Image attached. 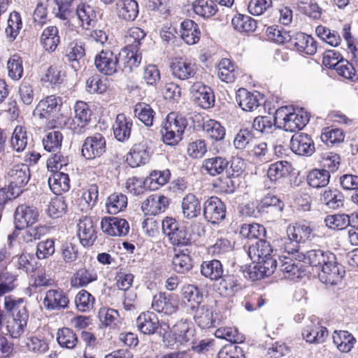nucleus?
<instances>
[{
    "label": "nucleus",
    "mask_w": 358,
    "mask_h": 358,
    "mask_svg": "<svg viewBox=\"0 0 358 358\" xmlns=\"http://www.w3.org/2000/svg\"><path fill=\"white\" fill-rule=\"evenodd\" d=\"M273 249L270 243L264 239H259L249 247L248 255L253 262L259 264V273L256 266L250 270V278L252 280L271 275L277 267V260L271 256Z\"/></svg>",
    "instance_id": "nucleus-1"
},
{
    "label": "nucleus",
    "mask_w": 358,
    "mask_h": 358,
    "mask_svg": "<svg viewBox=\"0 0 358 358\" xmlns=\"http://www.w3.org/2000/svg\"><path fill=\"white\" fill-rule=\"evenodd\" d=\"M4 308L13 315V318L6 322V329L12 338H19L27 326L29 313L23 299H15L12 296L4 299Z\"/></svg>",
    "instance_id": "nucleus-2"
},
{
    "label": "nucleus",
    "mask_w": 358,
    "mask_h": 358,
    "mask_svg": "<svg viewBox=\"0 0 358 358\" xmlns=\"http://www.w3.org/2000/svg\"><path fill=\"white\" fill-rule=\"evenodd\" d=\"M29 169L27 164H15L9 169L6 176L8 187L0 189L7 196L6 203L22 193L23 187L29 182Z\"/></svg>",
    "instance_id": "nucleus-3"
},
{
    "label": "nucleus",
    "mask_w": 358,
    "mask_h": 358,
    "mask_svg": "<svg viewBox=\"0 0 358 358\" xmlns=\"http://www.w3.org/2000/svg\"><path fill=\"white\" fill-rule=\"evenodd\" d=\"M66 124L63 115H59L49 120L45 124V131L41 139L43 149L50 153L60 150L62 147L64 135L59 131Z\"/></svg>",
    "instance_id": "nucleus-4"
},
{
    "label": "nucleus",
    "mask_w": 358,
    "mask_h": 358,
    "mask_svg": "<svg viewBox=\"0 0 358 358\" xmlns=\"http://www.w3.org/2000/svg\"><path fill=\"white\" fill-rule=\"evenodd\" d=\"M187 126L186 117L175 113H169L163 123L161 130L163 141L170 145L178 144L182 140Z\"/></svg>",
    "instance_id": "nucleus-5"
},
{
    "label": "nucleus",
    "mask_w": 358,
    "mask_h": 358,
    "mask_svg": "<svg viewBox=\"0 0 358 358\" xmlns=\"http://www.w3.org/2000/svg\"><path fill=\"white\" fill-rule=\"evenodd\" d=\"M63 106L62 98L54 94L46 96L36 104L33 115L40 120H49L59 115Z\"/></svg>",
    "instance_id": "nucleus-6"
},
{
    "label": "nucleus",
    "mask_w": 358,
    "mask_h": 358,
    "mask_svg": "<svg viewBox=\"0 0 358 358\" xmlns=\"http://www.w3.org/2000/svg\"><path fill=\"white\" fill-rule=\"evenodd\" d=\"M344 274L343 266L336 262V256L334 255V259L327 261L318 273V277L322 283L334 285L341 282Z\"/></svg>",
    "instance_id": "nucleus-7"
},
{
    "label": "nucleus",
    "mask_w": 358,
    "mask_h": 358,
    "mask_svg": "<svg viewBox=\"0 0 358 358\" xmlns=\"http://www.w3.org/2000/svg\"><path fill=\"white\" fill-rule=\"evenodd\" d=\"M203 216L206 221L212 224H218L226 216L224 203L216 196L207 199L203 204Z\"/></svg>",
    "instance_id": "nucleus-8"
},
{
    "label": "nucleus",
    "mask_w": 358,
    "mask_h": 358,
    "mask_svg": "<svg viewBox=\"0 0 358 358\" xmlns=\"http://www.w3.org/2000/svg\"><path fill=\"white\" fill-rule=\"evenodd\" d=\"M39 212L36 207L26 204L19 205L15 212V223L17 229L28 227L36 223Z\"/></svg>",
    "instance_id": "nucleus-9"
},
{
    "label": "nucleus",
    "mask_w": 358,
    "mask_h": 358,
    "mask_svg": "<svg viewBox=\"0 0 358 358\" xmlns=\"http://www.w3.org/2000/svg\"><path fill=\"white\" fill-rule=\"evenodd\" d=\"M55 280L47 273L45 268L37 267L32 270L29 278V286L27 292L31 295L33 293L40 292L43 288L54 286Z\"/></svg>",
    "instance_id": "nucleus-10"
},
{
    "label": "nucleus",
    "mask_w": 358,
    "mask_h": 358,
    "mask_svg": "<svg viewBox=\"0 0 358 358\" xmlns=\"http://www.w3.org/2000/svg\"><path fill=\"white\" fill-rule=\"evenodd\" d=\"M150 152L147 141L134 144L127 156L126 161L131 167L145 164L150 160Z\"/></svg>",
    "instance_id": "nucleus-11"
},
{
    "label": "nucleus",
    "mask_w": 358,
    "mask_h": 358,
    "mask_svg": "<svg viewBox=\"0 0 358 358\" xmlns=\"http://www.w3.org/2000/svg\"><path fill=\"white\" fill-rule=\"evenodd\" d=\"M178 303L173 294L160 292L155 294L152 301V308L165 315H172L178 310Z\"/></svg>",
    "instance_id": "nucleus-12"
},
{
    "label": "nucleus",
    "mask_w": 358,
    "mask_h": 358,
    "mask_svg": "<svg viewBox=\"0 0 358 358\" xmlns=\"http://www.w3.org/2000/svg\"><path fill=\"white\" fill-rule=\"evenodd\" d=\"M69 303L67 294L60 288L48 290L43 301L44 307L48 310L66 308Z\"/></svg>",
    "instance_id": "nucleus-13"
},
{
    "label": "nucleus",
    "mask_w": 358,
    "mask_h": 358,
    "mask_svg": "<svg viewBox=\"0 0 358 358\" xmlns=\"http://www.w3.org/2000/svg\"><path fill=\"white\" fill-rule=\"evenodd\" d=\"M190 92L196 103L201 108L207 109L214 105L213 92L208 86L199 82L194 83L190 88Z\"/></svg>",
    "instance_id": "nucleus-14"
},
{
    "label": "nucleus",
    "mask_w": 358,
    "mask_h": 358,
    "mask_svg": "<svg viewBox=\"0 0 358 358\" xmlns=\"http://www.w3.org/2000/svg\"><path fill=\"white\" fill-rule=\"evenodd\" d=\"M170 68L172 75L180 80L193 78L196 73V64L184 58L173 59L170 64Z\"/></svg>",
    "instance_id": "nucleus-15"
},
{
    "label": "nucleus",
    "mask_w": 358,
    "mask_h": 358,
    "mask_svg": "<svg viewBox=\"0 0 358 358\" xmlns=\"http://www.w3.org/2000/svg\"><path fill=\"white\" fill-rule=\"evenodd\" d=\"M101 227L104 233L112 236H124L129 231L127 221L116 217L103 218Z\"/></svg>",
    "instance_id": "nucleus-16"
},
{
    "label": "nucleus",
    "mask_w": 358,
    "mask_h": 358,
    "mask_svg": "<svg viewBox=\"0 0 358 358\" xmlns=\"http://www.w3.org/2000/svg\"><path fill=\"white\" fill-rule=\"evenodd\" d=\"M290 148L294 153L301 156H310L315 152L313 139L304 133H297L292 136Z\"/></svg>",
    "instance_id": "nucleus-17"
},
{
    "label": "nucleus",
    "mask_w": 358,
    "mask_h": 358,
    "mask_svg": "<svg viewBox=\"0 0 358 358\" xmlns=\"http://www.w3.org/2000/svg\"><path fill=\"white\" fill-rule=\"evenodd\" d=\"M119 64L117 55L112 52L101 50L94 59V65L100 72L106 75H111L116 72Z\"/></svg>",
    "instance_id": "nucleus-18"
},
{
    "label": "nucleus",
    "mask_w": 358,
    "mask_h": 358,
    "mask_svg": "<svg viewBox=\"0 0 358 358\" xmlns=\"http://www.w3.org/2000/svg\"><path fill=\"white\" fill-rule=\"evenodd\" d=\"M169 205V199L162 194H152L142 203V210L145 214L156 215L164 213Z\"/></svg>",
    "instance_id": "nucleus-19"
},
{
    "label": "nucleus",
    "mask_w": 358,
    "mask_h": 358,
    "mask_svg": "<svg viewBox=\"0 0 358 358\" xmlns=\"http://www.w3.org/2000/svg\"><path fill=\"white\" fill-rule=\"evenodd\" d=\"M289 43L299 52L313 55L317 52V42L311 36L304 33H296L291 36Z\"/></svg>",
    "instance_id": "nucleus-20"
},
{
    "label": "nucleus",
    "mask_w": 358,
    "mask_h": 358,
    "mask_svg": "<svg viewBox=\"0 0 358 358\" xmlns=\"http://www.w3.org/2000/svg\"><path fill=\"white\" fill-rule=\"evenodd\" d=\"M297 258L313 267L322 268L327 261L334 259V254L322 250H311L306 253H299Z\"/></svg>",
    "instance_id": "nucleus-21"
},
{
    "label": "nucleus",
    "mask_w": 358,
    "mask_h": 358,
    "mask_svg": "<svg viewBox=\"0 0 358 358\" xmlns=\"http://www.w3.org/2000/svg\"><path fill=\"white\" fill-rule=\"evenodd\" d=\"M90 106L83 101H77L74 106L75 124L74 131L81 134L86 131L90 123Z\"/></svg>",
    "instance_id": "nucleus-22"
},
{
    "label": "nucleus",
    "mask_w": 358,
    "mask_h": 358,
    "mask_svg": "<svg viewBox=\"0 0 358 358\" xmlns=\"http://www.w3.org/2000/svg\"><path fill=\"white\" fill-rule=\"evenodd\" d=\"M138 329L144 334H153L159 327V319L155 313L151 311L143 312L139 315L136 320Z\"/></svg>",
    "instance_id": "nucleus-23"
},
{
    "label": "nucleus",
    "mask_w": 358,
    "mask_h": 358,
    "mask_svg": "<svg viewBox=\"0 0 358 358\" xmlns=\"http://www.w3.org/2000/svg\"><path fill=\"white\" fill-rule=\"evenodd\" d=\"M29 140V131L26 126L17 125L12 133L10 139V146L16 152L24 151Z\"/></svg>",
    "instance_id": "nucleus-24"
},
{
    "label": "nucleus",
    "mask_w": 358,
    "mask_h": 358,
    "mask_svg": "<svg viewBox=\"0 0 358 358\" xmlns=\"http://www.w3.org/2000/svg\"><path fill=\"white\" fill-rule=\"evenodd\" d=\"M229 162L222 156H214L203 161L201 169L211 176H216L227 171Z\"/></svg>",
    "instance_id": "nucleus-25"
},
{
    "label": "nucleus",
    "mask_w": 358,
    "mask_h": 358,
    "mask_svg": "<svg viewBox=\"0 0 358 358\" xmlns=\"http://www.w3.org/2000/svg\"><path fill=\"white\" fill-rule=\"evenodd\" d=\"M309 115L303 110L291 111L287 120L281 122V126L286 131L295 132L302 129L308 122Z\"/></svg>",
    "instance_id": "nucleus-26"
},
{
    "label": "nucleus",
    "mask_w": 358,
    "mask_h": 358,
    "mask_svg": "<svg viewBox=\"0 0 358 358\" xmlns=\"http://www.w3.org/2000/svg\"><path fill=\"white\" fill-rule=\"evenodd\" d=\"M138 4L135 0H119L116 3V13L119 18L132 22L138 15Z\"/></svg>",
    "instance_id": "nucleus-27"
},
{
    "label": "nucleus",
    "mask_w": 358,
    "mask_h": 358,
    "mask_svg": "<svg viewBox=\"0 0 358 358\" xmlns=\"http://www.w3.org/2000/svg\"><path fill=\"white\" fill-rule=\"evenodd\" d=\"M217 75L219 79L227 83H232L238 76L237 67L229 59H222L216 66Z\"/></svg>",
    "instance_id": "nucleus-28"
},
{
    "label": "nucleus",
    "mask_w": 358,
    "mask_h": 358,
    "mask_svg": "<svg viewBox=\"0 0 358 358\" xmlns=\"http://www.w3.org/2000/svg\"><path fill=\"white\" fill-rule=\"evenodd\" d=\"M259 93H252L241 88L236 93V101L239 106L245 111H253L259 106Z\"/></svg>",
    "instance_id": "nucleus-29"
},
{
    "label": "nucleus",
    "mask_w": 358,
    "mask_h": 358,
    "mask_svg": "<svg viewBox=\"0 0 358 358\" xmlns=\"http://www.w3.org/2000/svg\"><path fill=\"white\" fill-rule=\"evenodd\" d=\"M22 28L23 21L21 13L17 10L11 11L5 28V34L8 41L13 42L19 36Z\"/></svg>",
    "instance_id": "nucleus-30"
},
{
    "label": "nucleus",
    "mask_w": 358,
    "mask_h": 358,
    "mask_svg": "<svg viewBox=\"0 0 358 358\" xmlns=\"http://www.w3.org/2000/svg\"><path fill=\"white\" fill-rule=\"evenodd\" d=\"M329 335L327 329L320 324L306 326L302 331L303 338L310 343H322Z\"/></svg>",
    "instance_id": "nucleus-31"
},
{
    "label": "nucleus",
    "mask_w": 358,
    "mask_h": 358,
    "mask_svg": "<svg viewBox=\"0 0 358 358\" xmlns=\"http://www.w3.org/2000/svg\"><path fill=\"white\" fill-rule=\"evenodd\" d=\"M132 121L124 114H118L113 126L115 138L121 142L128 140L131 136Z\"/></svg>",
    "instance_id": "nucleus-32"
},
{
    "label": "nucleus",
    "mask_w": 358,
    "mask_h": 358,
    "mask_svg": "<svg viewBox=\"0 0 358 358\" xmlns=\"http://www.w3.org/2000/svg\"><path fill=\"white\" fill-rule=\"evenodd\" d=\"M287 234L292 240L300 243H305L314 237L313 229L307 223L299 222L294 225H289L287 229Z\"/></svg>",
    "instance_id": "nucleus-33"
},
{
    "label": "nucleus",
    "mask_w": 358,
    "mask_h": 358,
    "mask_svg": "<svg viewBox=\"0 0 358 358\" xmlns=\"http://www.w3.org/2000/svg\"><path fill=\"white\" fill-rule=\"evenodd\" d=\"M48 185L56 195H61L70 189V178L67 173L59 171L52 172L48 178Z\"/></svg>",
    "instance_id": "nucleus-34"
},
{
    "label": "nucleus",
    "mask_w": 358,
    "mask_h": 358,
    "mask_svg": "<svg viewBox=\"0 0 358 358\" xmlns=\"http://www.w3.org/2000/svg\"><path fill=\"white\" fill-rule=\"evenodd\" d=\"M180 36L188 45H194L199 42L201 31L199 25L192 20H185L180 24Z\"/></svg>",
    "instance_id": "nucleus-35"
},
{
    "label": "nucleus",
    "mask_w": 358,
    "mask_h": 358,
    "mask_svg": "<svg viewBox=\"0 0 358 358\" xmlns=\"http://www.w3.org/2000/svg\"><path fill=\"white\" fill-rule=\"evenodd\" d=\"M60 42L59 31L57 27H46L41 36V43L46 51L54 52Z\"/></svg>",
    "instance_id": "nucleus-36"
},
{
    "label": "nucleus",
    "mask_w": 358,
    "mask_h": 358,
    "mask_svg": "<svg viewBox=\"0 0 358 358\" xmlns=\"http://www.w3.org/2000/svg\"><path fill=\"white\" fill-rule=\"evenodd\" d=\"M181 205L183 216L187 219L195 218L201 213L200 201L193 194L185 195Z\"/></svg>",
    "instance_id": "nucleus-37"
},
{
    "label": "nucleus",
    "mask_w": 358,
    "mask_h": 358,
    "mask_svg": "<svg viewBox=\"0 0 358 358\" xmlns=\"http://www.w3.org/2000/svg\"><path fill=\"white\" fill-rule=\"evenodd\" d=\"M138 50L125 47L119 53V62L123 65V69L131 71L133 68L137 67L141 62V57L138 53Z\"/></svg>",
    "instance_id": "nucleus-38"
},
{
    "label": "nucleus",
    "mask_w": 358,
    "mask_h": 358,
    "mask_svg": "<svg viewBox=\"0 0 358 358\" xmlns=\"http://www.w3.org/2000/svg\"><path fill=\"white\" fill-rule=\"evenodd\" d=\"M320 201L329 208L337 209L343 206L344 196L337 189H327L321 193Z\"/></svg>",
    "instance_id": "nucleus-39"
},
{
    "label": "nucleus",
    "mask_w": 358,
    "mask_h": 358,
    "mask_svg": "<svg viewBox=\"0 0 358 358\" xmlns=\"http://www.w3.org/2000/svg\"><path fill=\"white\" fill-rule=\"evenodd\" d=\"M201 273L211 280H217L223 276L224 268L219 260L203 262L200 266Z\"/></svg>",
    "instance_id": "nucleus-40"
},
{
    "label": "nucleus",
    "mask_w": 358,
    "mask_h": 358,
    "mask_svg": "<svg viewBox=\"0 0 358 358\" xmlns=\"http://www.w3.org/2000/svg\"><path fill=\"white\" fill-rule=\"evenodd\" d=\"M334 343L339 351L350 352L356 342L354 336L347 331H335L332 336Z\"/></svg>",
    "instance_id": "nucleus-41"
},
{
    "label": "nucleus",
    "mask_w": 358,
    "mask_h": 358,
    "mask_svg": "<svg viewBox=\"0 0 358 358\" xmlns=\"http://www.w3.org/2000/svg\"><path fill=\"white\" fill-rule=\"evenodd\" d=\"M170 172L168 169L163 171H153L144 180V185L151 190L158 189L160 187L168 182L170 178Z\"/></svg>",
    "instance_id": "nucleus-42"
},
{
    "label": "nucleus",
    "mask_w": 358,
    "mask_h": 358,
    "mask_svg": "<svg viewBox=\"0 0 358 358\" xmlns=\"http://www.w3.org/2000/svg\"><path fill=\"white\" fill-rule=\"evenodd\" d=\"M202 128L206 136L213 140L221 141L225 137V128L215 120L209 119L204 121Z\"/></svg>",
    "instance_id": "nucleus-43"
},
{
    "label": "nucleus",
    "mask_w": 358,
    "mask_h": 358,
    "mask_svg": "<svg viewBox=\"0 0 358 358\" xmlns=\"http://www.w3.org/2000/svg\"><path fill=\"white\" fill-rule=\"evenodd\" d=\"M234 29L241 33L254 32L257 28V22L250 16L238 14L231 20Z\"/></svg>",
    "instance_id": "nucleus-44"
},
{
    "label": "nucleus",
    "mask_w": 358,
    "mask_h": 358,
    "mask_svg": "<svg viewBox=\"0 0 358 358\" xmlns=\"http://www.w3.org/2000/svg\"><path fill=\"white\" fill-rule=\"evenodd\" d=\"M330 179L329 171L326 169H315L311 170L307 176L308 184L313 188L326 187Z\"/></svg>",
    "instance_id": "nucleus-45"
},
{
    "label": "nucleus",
    "mask_w": 358,
    "mask_h": 358,
    "mask_svg": "<svg viewBox=\"0 0 358 358\" xmlns=\"http://www.w3.org/2000/svg\"><path fill=\"white\" fill-rule=\"evenodd\" d=\"M57 341L60 347L71 350L76 346L78 339L73 330L63 327L57 331Z\"/></svg>",
    "instance_id": "nucleus-46"
},
{
    "label": "nucleus",
    "mask_w": 358,
    "mask_h": 358,
    "mask_svg": "<svg viewBox=\"0 0 358 358\" xmlns=\"http://www.w3.org/2000/svg\"><path fill=\"white\" fill-rule=\"evenodd\" d=\"M70 159L68 155L58 150L53 152L47 159V169L50 172H59L69 164Z\"/></svg>",
    "instance_id": "nucleus-47"
},
{
    "label": "nucleus",
    "mask_w": 358,
    "mask_h": 358,
    "mask_svg": "<svg viewBox=\"0 0 358 358\" xmlns=\"http://www.w3.org/2000/svg\"><path fill=\"white\" fill-rule=\"evenodd\" d=\"M106 206L108 213L117 214L126 208L127 197L122 193L115 192L108 196Z\"/></svg>",
    "instance_id": "nucleus-48"
},
{
    "label": "nucleus",
    "mask_w": 358,
    "mask_h": 358,
    "mask_svg": "<svg viewBox=\"0 0 358 358\" xmlns=\"http://www.w3.org/2000/svg\"><path fill=\"white\" fill-rule=\"evenodd\" d=\"M255 141L254 135L251 130L248 129H241L235 135L234 139V146L236 150H248Z\"/></svg>",
    "instance_id": "nucleus-49"
},
{
    "label": "nucleus",
    "mask_w": 358,
    "mask_h": 358,
    "mask_svg": "<svg viewBox=\"0 0 358 358\" xmlns=\"http://www.w3.org/2000/svg\"><path fill=\"white\" fill-rule=\"evenodd\" d=\"M172 331L176 336V340L182 344L191 340L194 330L186 320H180L173 325Z\"/></svg>",
    "instance_id": "nucleus-50"
},
{
    "label": "nucleus",
    "mask_w": 358,
    "mask_h": 358,
    "mask_svg": "<svg viewBox=\"0 0 358 358\" xmlns=\"http://www.w3.org/2000/svg\"><path fill=\"white\" fill-rule=\"evenodd\" d=\"M194 12L204 18L214 15L217 11L216 3L212 0H196L192 4Z\"/></svg>",
    "instance_id": "nucleus-51"
},
{
    "label": "nucleus",
    "mask_w": 358,
    "mask_h": 358,
    "mask_svg": "<svg viewBox=\"0 0 358 358\" xmlns=\"http://www.w3.org/2000/svg\"><path fill=\"white\" fill-rule=\"evenodd\" d=\"M291 171V164L287 161H279L271 164L268 169L267 175L272 181L288 176Z\"/></svg>",
    "instance_id": "nucleus-52"
},
{
    "label": "nucleus",
    "mask_w": 358,
    "mask_h": 358,
    "mask_svg": "<svg viewBox=\"0 0 358 358\" xmlns=\"http://www.w3.org/2000/svg\"><path fill=\"white\" fill-rule=\"evenodd\" d=\"M8 77L13 80H18L24 73L22 59L17 54L12 55L7 62Z\"/></svg>",
    "instance_id": "nucleus-53"
},
{
    "label": "nucleus",
    "mask_w": 358,
    "mask_h": 358,
    "mask_svg": "<svg viewBox=\"0 0 358 358\" xmlns=\"http://www.w3.org/2000/svg\"><path fill=\"white\" fill-rule=\"evenodd\" d=\"M67 211V204L63 196H55L48 205L47 213L52 218L62 217Z\"/></svg>",
    "instance_id": "nucleus-54"
},
{
    "label": "nucleus",
    "mask_w": 358,
    "mask_h": 358,
    "mask_svg": "<svg viewBox=\"0 0 358 358\" xmlns=\"http://www.w3.org/2000/svg\"><path fill=\"white\" fill-rule=\"evenodd\" d=\"M213 317V311L208 306L198 305L194 314V320L200 327L204 329L212 326Z\"/></svg>",
    "instance_id": "nucleus-55"
},
{
    "label": "nucleus",
    "mask_w": 358,
    "mask_h": 358,
    "mask_svg": "<svg viewBox=\"0 0 358 358\" xmlns=\"http://www.w3.org/2000/svg\"><path fill=\"white\" fill-rule=\"evenodd\" d=\"M173 269L178 273H185L192 267V261L190 256L181 252L176 254L172 259Z\"/></svg>",
    "instance_id": "nucleus-56"
},
{
    "label": "nucleus",
    "mask_w": 358,
    "mask_h": 358,
    "mask_svg": "<svg viewBox=\"0 0 358 358\" xmlns=\"http://www.w3.org/2000/svg\"><path fill=\"white\" fill-rule=\"evenodd\" d=\"M345 134L342 129L327 127L322 129L321 140L327 145H333L344 141Z\"/></svg>",
    "instance_id": "nucleus-57"
},
{
    "label": "nucleus",
    "mask_w": 358,
    "mask_h": 358,
    "mask_svg": "<svg viewBox=\"0 0 358 358\" xmlns=\"http://www.w3.org/2000/svg\"><path fill=\"white\" fill-rule=\"evenodd\" d=\"M134 114L145 126L152 125L155 112L149 105L145 103L136 104L134 108Z\"/></svg>",
    "instance_id": "nucleus-58"
},
{
    "label": "nucleus",
    "mask_w": 358,
    "mask_h": 358,
    "mask_svg": "<svg viewBox=\"0 0 358 358\" xmlns=\"http://www.w3.org/2000/svg\"><path fill=\"white\" fill-rule=\"evenodd\" d=\"M320 162L322 166V169H326L330 172L336 171L341 165V157L339 155L332 152H325L320 155Z\"/></svg>",
    "instance_id": "nucleus-59"
},
{
    "label": "nucleus",
    "mask_w": 358,
    "mask_h": 358,
    "mask_svg": "<svg viewBox=\"0 0 358 358\" xmlns=\"http://www.w3.org/2000/svg\"><path fill=\"white\" fill-rule=\"evenodd\" d=\"M146 34L139 27H132L129 29L125 36L126 47L138 50L141 41L144 39Z\"/></svg>",
    "instance_id": "nucleus-60"
},
{
    "label": "nucleus",
    "mask_w": 358,
    "mask_h": 358,
    "mask_svg": "<svg viewBox=\"0 0 358 358\" xmlns=\"http://www.w3.org/2000/svg\"><path fill=\"white\" fill-rule=\"evenodd\" d=\"M326 226L331 229L342 230L349 226V217L346 214H334L327 215L324 219Z\"/></svg>",
    "instance_id": "nucleus-61"
},
{
    "label": "nucleus",
    "mask_w": 358,
    "mask_h": 358,
    "mask_svg": "<svg viewBox=\"0 0 358 358\" xmlns=\"http://www.w3.org/2000/svg\"><path fill=\"white\" fill-rule=\"evenodd\" d=\"M215 336L217 338L225 339L232 343H238L243 341V336L234 327L219 328L215 331Z\"/></svg>",
    "instance_id": "nucleus-62"
},
{
    "label": "nucleus",
    "mask_w": 358,
    "mask_h": 358,
    "mask_svg": "<svg viewBox=\"0 0 358 358\" xmlns=\"http://www.w3.org/2000/svg\"><path fill=\"white\" fill-rule=\"evenodd\" d=\"M265 233V228L257 223L243 224L240 229L241 236L248 239L257 238Z\"/></svg>",
    "instance_id": "nucleus-63"
},
{
    "label": "nucleus",
    "mask_w": 358,
    "mask_h": 358,
    "mask_svg": "<svg viewBox=\"0 0 358 358\" xmlns=\"http://www.w3.org/2000/svg\"><path fill=\"white\" fill-rule=\"evenodd\" d=\"M64 77L65 73L61 69V67L50 66L41 80L52 85H57L63 83Z\"/></svg>",
    "instance_id": "nucleus-64"
}]
</instances>
